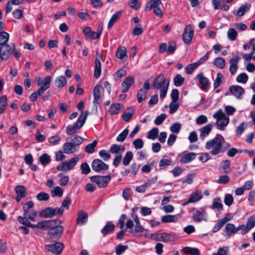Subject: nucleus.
I'll list each match as a JSON object with an SVG mask.
<instances>
[{
  "label": "nucleus",
  "instance_id": "obj_30",
  "mask_svg": "<svg viewBox=\"0 0 255 255\" xmlns=\"http://www.w3.org/2000/svg\"><path fill=\"white\" fill-rule=\"evenodd\" d=\"M39 215L41 217L45 218H51L55 216L54 208L52 207H47L41 211Z\"/></svg>",
  "mask_w": 255,
  "mask_h": 255
},
{
  "label": "nucleus",
  "instance_id": "obj_36",
  "mask_svg": "<svg viewBox=\"0 0 255 255\" xmlns=\"http://www.w3.org/2000/svg\"><path fill=\"white\" fill-rule=\"evenodd\" d=\"M122 11H116L111 17L108 24V28L110 29L112 27L115 22L122 15Z\"/></svg>",
  "mask_w": 255,
  "mask_h": 255
},
{
  "label": "nucleus",
  "instance_id": "obj_48",
  "mask_svg": "<svg viewBox=\"0 0 255 255\" xmlns=\"http://www.w3.org/2000/svg\"><path fill=\"white\" fill-rule=\"evenodd\" d=\"M132 152L130 151L127 152L125 157H124L123 160V164L125 166L128 165L129 164L130 162L132 160Z\"/></svg>",
  "mask_w": 255,
  "mask_h": 255
},
{
  "label": "nucleus",
  "instance_id": "obj_37",
  "mask_svg": "<svg viewBox=\"0 0 255 255\" xmlns=\"http://www.w3.org/2000/svg\"><path fill=\"white\" fill-rule=\"evenodd\" d=\"M161 4V0H150L145 6V10L149 11L152 8L159 7Z\"/></svg>",
  "mask_w": 255,
  "mask_h": 255
},
{
  "label": "nucleus",
  "instance_id": "obj_19",
  "mask_svg": "<svg viewBox=\"0 0 255 255\" xmlns=\"http://www.w3.org/2000/svg\"><path fill=\"white\" fill-rule=\"evenodd\" d=\"M61 221L59 219L56 220H50L47 221H42L43 230H46L51 229H53L56 227L57 226L60 225Z\"/></svg>",
  "mask_w": 255,
  "mask_h": 255
},
{
  "label": "nucleus",
  "instance_id": "obj_21",
  "mask_svg": "<svg viewBox=\"0 0 255 255\" xmlns=\"http://www.w3.org/2000/svg\"><path fill=\"white\" fill-rule=\"evenodd\" d=\"M241 57L238 55H235L229 61L230 64L229 70L232 75L236 73L238 69V63L240 60Z\"/></svg>",
  "mask_w": 255,
  "mask_h": 255
},
{
  "label": "nucleus",
  "instance_id": "obj_6",
  "mask_svg": "<svg viewBox=\"0 0 255 255\" xmlns=\"http://www.w3.org/2000/svg\"><path fill=\"white\" fill-rule=\"evenodd\" d=\"M33 203L32 201L26 202L23 206L24 212L23 216L22 218H25L26 220H30L31 221H35V218L37 216V212L33 209Z\"/></svg>",
  "mask_w": 255,
  "mask_h": 255
},
{
  "label": "nucleus",
  "instance_id": "obj_62",
  "mask_svg": "<svg viewBox=\"0 0 255 255\" xmlns=\"http://www.w3.org/2000/svg\"><path fill=\"white\" fill-rule=\"evenodd\" d=\"M181 125L179 123H174L170 127V131L175 133H178L181 129Z\"/></svg>",
  "mask_w": 255,
  "mask_h": 255
},
{
  "label": "nucleus",
  "instance_id": "obj_50",
  "mask_svg": "<svg viewBox=\"0 0 255 255\" xmlns=\"http://www.w3.org/2000/svg\"><path fill=\"white\" fill-rule=\"evenodd\" d=\"M179 107V101H172L169 104L170 111L169 113L173 114L175 113Z\"/></svg>",
  "mask_w": 255,
  "mask_h": 255
},
{
  "label": "nucleus",
  "instance_id": "obj_45",
  "mask_svg": "<svg viewBox=\"0 0 255 255\" xmlns=\"http://www.w3.org/2000/svg\"><path fill=\"white\" fill-rule=\"evenodd\" d=\"M213 63L218 68L223 69L226 65L225 60L223 58L218 57L214 59Z\"/></svg>",
  "mask_w": 255,
  "mask_h": 255
},
{
  "label": "nucleus",
  "instance_id": "obj_46",
  "mask_svg": "<svg viewBox=\"0 0 255 255\" xmlns=\"http://www.w3.org/2000/svg\"><path fill=\"white\" fill-rule=\"evenodd\" d=\"M177 221V218L175 215H167L163 216L161 219L162 223L175 222Z\"/></svg>",
  "mask_w": 255,
  "mask_h": 255
},
{
  "label": "nucleus",
  "instance_id": "obj_58",
  "mask_svg": "<svg viewBox=\"0 0 255 255\" xmlns=\"http://www.w3.org/2000/svg\"><path fill=\"white\" fill-rule=\"evenodd\" d=\"M128 129H125L117 137V141L119 142H123L126 138L128 133Z\"/></svg>",
  "mask_w": 255,
  "mask_h": 255
},
{
  "label": "nucleus",
  "instance_id": "obj_26",
  "mask_svg": "<svg viewBox=\"0 0 255 255\" xmlns=\"http://www.w3.org/2000/svg\"><path fill=\"white\" fill-rule=\"evenodd\" d=\"M213 128V125L211 124H209L205 126L200 128V137L202 139H204L207 137L211 132Z\"/></svg>",
  "mask_w": 255,
  "mask_h": 255
},
{
  "label": "nucleus",
  "instance_id": "obj_40",
  "mask_svg": "<svg viewBox=\"0 0 255 255\" xmlns=\"http://www.w3.org/2000/svg\"><path fill=\"white\" fill-rule=\"evenodd\" d=\"M116 56L120 59H124L125 57H127L126 47L124 46L119 47L117 49Z\"/></svg>",
  "mask_w": 255,
  "mask_h": 255
},
{
  "label": "nucleus",
  "instance_id": "obj_41",
  "mask_svg": "<svg viewBox=\"0 0 255 255\" xmlns=\"http://www.w3.org/2000/svg\"><path fill=\"white\" fill-rule=\"evenodd\" d=\"M134 113V110L132 108H128V111L125 112L122 115L123 119L126 121L128 122L131 119Z\"/></svg>",
  "mask_w": 255,
  "mask_h": 255
},
{
  "label": "nucleus",
  "instance_id": "obj_35",
  "mask_svg": "<svg viewBox=\"0 0 255 255\" xmlns=\"http://www.w3.org/2000/svg\"><path fill=\"white\" fill-rule=\"evenodd\" d=\"M51 81V78L49 76H46L42 82L41 81V79L39 78L38 80V85L39 86L41 85V87L45 88L46 89H48L50 87Z\"/></svg>",
  "mask_w": 255,
  "mask_h": 255
},
{
  "label": "nucleus",
  "instance_id": "obj_5",
  "mask_svg": "<svg viewBox=\"0 0 255 255\" xmlns=\"http://www.w3.org/2000/svg\"><path fill=\"white\" fill-rule=\"evenodd\" d=\"M213 117L216 120V124L218 129L221 130H224L225 127L229 124V118L221 109L213 114Z\"/></svg>",
  "mask_w": 255,
  "mask_h": 255
},
{
  "label": "nucleus",
  "instance_id": "obj_14",
  "mask_svg": "<svg viewBox=\"0 0 255 255\" xmlns=\"http://www.w3.org/2000/svg\"><path fill=\"white\" fill-rule=\"evenodd\" d=\"M196 80H197L200 84V88L203 91H206L210 84V82L209 80L206 77L204 76L203 73H200L198 74L196 78Z\"/></svg>",
  "mask_w": 255,
  "mask_h": 255
},
{
  "label": "nucleus",
  "instance_id": "obj_15",
  "mask_svg": "<svg viewBox=\"0 0 255 255\" xmlns=\"http://www.w3.org/2000/svg\"><path fill=\"white\" fill-rule=\"evenodd\" d=\"M79 149V147L77 146L76 144L74 143L70 142H67L63 145V152L66 154H72L78 151Z\"/></svg>",
  "mask_w": 255,
  "mask_h": 255
},
{
  "label": "nucleus",
  "instance_id": "obj_64",
  "mask_svg": "<svg viewBox=\"0 0 255 255\" xmlns=\"http://www.w3.org/2000/svg\"><path fill=\"white\" fill-rule=\"evenodd\" d=\"M229 250V248L227 247L220 248L218 249L217 253H214L212 255H228Z\"/></svg>",
  "mask_w": 255,
  "mask_h": 255
},
{
  "label": "nucleus",
  "instance_id": "obj_55",
  "mask_svg": "<svg viewBox=\"0 0 255 255\" xmlns=\"http://www.w3.org/2000/svg\"><path fill=\"white\" fill-rule=\"evenodd\" d=\"M51 194L53 197H62L63 194V191L61 187L56 186L51 191Z\"/></svg>",
  "mask_w": 255,
  "mask_h": 255
},
{
  "label": "nucleus",
  "instance_id": "obj_20",
  "mask_svg": "<svg viewBox=\"0 0 255 255\" xmlns=\"http://www.w3.org/2000/svg\"><path fill=\"white\" fill-rule=\"evenodd\" d=\"M134 82V77L130 76L127 77L123 81L121 84L122 92L123 93H126L130 88L131 85Z\"/></svg>",
  "mask_w": 255,
  "mask_h": 255
},
{
  "label": "nucleus",
  "instance_id": "obj_17",
  "mask_svg": "<svg viewBox=\"0 0 255 255\" xmlns=\"http://www.w3.org/2000/svg\"><path fill=\"white\" fill-rule=\"evenodd\" d=\"M229 91L231 94L239 99H242V96L245 94L244 89L240 86L233 85L229 87Z\"/></svg>",
  "mask_w": 255,
  "mask_h": 255
},
{
  "label": "nucleus",
  "instance_id": "obj_53",
  "mask_svg": "<svg viewBox=\"0 0 255 255\" xmlns=\"http://www.w3.org/2000/svg\"><path fill=\"white\" fill-rule=\"evenodd\" d=\"M158 129L157 128H154L149 131L147 137L148 139H155L158 136Z\"/></svg>",
  "mask_w": 255,
  "mask_h": 255
},
{
  "label": "nucleus",
  "instance_id": "obj_8",
  "mask_svg": "<svg viewBox=\"0 0 255 255\" xmlns=\"http://www.w3.org/2000/svg\"><path fill=\"white\" fill-rule=\"evenodd\" d=\"M79 160V157L76 156L72 158L67 162H63L57 166L59 171H67L73 168Z\"/></svg>",
  "mask_w": 255,
  "mask_h": 255
},
{
  "label": "nucleus",
  "instance_id": "obj_24",
  "mask_svg": "<svg viewBox=\"0 0 255 255\" xmlns=\"http://www.w3.org/2000/svg\"><path fill=\"white\" fill-rule=\"evenodd\" d=\"M251 7V4L250 3H246L241 5L237 10L234 11L233 13L237 16H242L250 9Z\"/></svg>",
  "mask_w": 255,
  "mask_h": 255
},
{
  "label": "nucleus",
  "instance_id": "obj_42",
  "mask_svg": "<svg viewBox=\"0 0 255 255\" xmlns=\"http://www.w3.org/2000/svg\"><path fill=\"white\" fill-rule=\"evenodd\" d=\"M182 250L186 254H190L191 255H199L200 254L199 250L197 248L186 247L183 248Z\"/></svg>",
  "mask_w": 255,
  "mask_h": 255
},
{
  "label": "nucleus",
  "instance_id": "obj_3",
  "mask_svg": "<svg viewBox=\"0 0 255 255\" xmlns=\"http://www.w3.org/2000/svg\"><path fill=\"white\" fill-rule=\"evenodd\" d=\"M9 37L8 33L1 31V60L7 59L14 49L15 45H13L12 48L9 45L6 44Z\"/></svg>",
  "mask_w": 255,
  "mask_h": 255
},
{
  "label": "nucleus",
  "instance_id": "obj_38",
  "mask_svg": "<svg viewBox=\"0 0 255 255\" xmlns=\"http://www.w3.org/2000/svg\"><path fill=\"white\" fill-rule=\"evenodd\" d=\"M67 81L64 76H60L56 78L55 80V85L58 88H62L65 86Z\"/></svg>",
  "mask_w": 255,
  "mask_h": 255
},
{
  "label": "nucleus",
  "instance_id": "obj_1",
  "mask_svg": "<svg viewBox=\"0 0 255 255\" xmlns=\"http://www.w3.org/2000/svg\"><path fill=\"white\" fill-rule=\"evenodd\" d=\"M230 146L231 144L226 142L224 137L220 134H217L214 138L207 141L205 145L207 149H211L210 153L212 155L223 153Z\"/></svg>",
  "mask_w": 255,
  "mask_h": 255
},
{
  "label": "nucleus",
  "instance_id": "obj_22",
  "mask_svg": "<svg viewBox=\"0 0 255 255\" xmlns=\"http://www.w3.org/2000/svg\"><path fill=\"white\" fill-rule=\"evenodd\" d=\"M206 218L207 213L204 210H203L202 211L196 210L193 212V219L196 222L199 223L203 220L206 221Z\"/></svg>",
  "mask_w": 255,
  "mask_h": 255
},
{
  "label": "nucleus",
  "instance_id": "obj_13",
  "mask_svg": "<svg viewBox=\"0 0 255 255\" xmlns=\"http://www.w3.org/2000/svg\"><path fill=\"white\" fill-rule=\"evenodd\" d=\"M63 230L64 228L63 226L59 225L56 227L49 230L48 236L49 237V239H55L58 240L61 237L63 232Z\"/></svg>",
  "mask_w": 255,
  "mask_h": 255
},
{
  "label": "nucleus",
  "instance_id": "obj_31",
  "mask_svg": "<svg viewBox=\"0 0 255 255\" xmlns=\"http://www.w3.org/2000/svg\"><path fill=\"white\" fill-rule=\"evenodd\" d=\"M197 154L194 152H189L184 154L181 157L180 161L182 163H187L193 160H194L196 157Z\"/></svg>",
  "mask_w": 255,
  "mask_h": 255
},
{
  "label": "nucleus",
  "instance_id": "obj_4",
  "mask_svg": "<svg viewBox=\"0 0 255 255\" xmlns=\"http://www.w3.org/2000/svg\"><path fill=\"white\" fill-rule=\"evenodd\" d=\"M88 114V111L82 112L79 116L76 123L73 125H68L66 129L67 134L69 135H72L77 133L78 131L85 124Z\"/></svg>",
  "mask_w": 255,
  "mask_h": 255
},
{
  "label": "nucleus",
  "instance_id": "obj_18",
  "mask_svg": "<svg viewBox=\"0 0 255 255\" xmlns=\"http://www.w3.org/2000/svg\"><path fill=\"white\" fill-rule=\"evenodd\" d=\"M17 221L21 224L24 226L31 228H39L43 230L42 221L38 222L37 224H32L30 223L28 220H26L25 218H22L21 216L17 217Z\"/></svg>",
  "mask_w": 255,
  "mask_h": 255
},
{
  "label": "nucleus",
  "instance_id": "obj_39",
  "mask_svg": "<svg viewBox=\"0 0 255 255\" xmlns=\"http://www.w3.org/2000/svg\"><path fill=\"white\" fill-rule=\"evenodd\" d=\"M226 235L228 236H231L236 234L235 226L232 223H227L225 228Z\"/></svg>",
  "mask_w": 255,
  "mask_h": 255
},
{
  "label": "nucleus",
  "instance_id": "obj_10",
  "mask_svg": "<svg viewBox=\"0 0 255 255\" xmlns=\"http://www.w3.org/2000/svg\"><path fill=\"white\" fill-rule=\"evenodd\" d=\"M91 166L92 169L97 172L106 171L109 169V165L103 162L101 159H95L93 160Z\"/></svg>",
  "mask_w": 255,
  "mask_h": 255
},
{
  "label": "nucleus",
  "instance_id": "obj_61",
  "mask_svg": "<svg viewBox=\"0 0 255 255\" xmlns=\"http://www.w3.org/2000/svg\"><path fill=\"white\" fill-rule=\"evenodd\" d=\"M167 116L165 114H161L157 116L154 121V123L156 125H160L166 118Z\"/></svg>",
  "mask_w": 255,
  "mask_h": 255
},
{
  "label": "nucleus",
  "instance_id": "obj_59",
  "mask_svg": "<svg viewBox=\"0 0 255 255\" xmlns=\"http://www.w3.org/2000/svg\"><path fill=\"white\" fill-rule=\"evenodd\" d=\"M128 248L127 246L123 245L121 244L118 245L116 247L115 252L117 255H121L125 252Z\"/></svg>",
  "mask_w": 255,
  "mask_h": 255
},
{
  "label": "nucleus",
  "instance_id": "obj_11",
  "mask_svg": "<svg viewBox=\"0 0 255 255\" xmlns=\"http://www.w3.org/2000/svg\"><path fill=\"white\" fill-rule=\"evenodd\" d=\"M45 249L52 253L59 255L62 252L64 248V245L61 242H56L51 245H47L45 246Z\"/></svg>",
  "mask_w": 255,
  "mask_h": 255
},
{
  "label": "nucleus",
  "instance_id": "obj_60",
  "mask_svg": "<svg viewBox=\"0 0 255 255\" xmlns=\"http://www.w3.org/2000/svg\"><path fill=\"white\" fill-rule=\"evenodd\" d=\"M172 164V161L167 159H162L159 163V166L161 169H164L167 166Z\"/></svg>",
  "mask_w": 255,
  "mask_h": 255
},
{
  "label": "nucleus",
  "instance_id": "obj_29",
  "mask_svg": "<svg viewBox=\"0 0 255 255\" xmlns=\"http://www.w3.org/2000/svg\"><path fill=\"white\" fill-rule=\"evenodd\" d=\"M88 214L83 211H80L78 214L77 224L80 226L84 225L88 221Z\"/></svg>",
  "mask_w": 255,
  "mask_h": 255
},
{
  "label": "nucleus",
  "instance_id": "obj_9",
  "mask_svg": "<svg viewBox=\"0 0 255 255\" xmlns=\"http://www.w3.org/2000/svg\"><path fill=\"white\" fill-rule=\"evenodd\" d=\"M194 36V29L191 24L187 25L182 34V39L185 44L190 45Z\"/></svg>",
  "mask_w": 255,
  "mask_h": 255
},
{
  "label": "nucleus",
  "instance_id": "obj_27",
  "mask_svg": "<svg viewBox=\"0 0 255 255\" xmlns=\"http://www.w3.org/2000/svg\"><path fill=\"white\" fill-rule=\"evenodd\" d=\"M124 106L122 104L120 103H116L112 104L109 110V112L111 115H116L123 110Z\"/></svg>",
  "mask_w": 255,
  "mask_h": 255
},
{
  "label": "nucleus",
  "instance_id": "obj_23",
  "mask_svg": "<svg viewBox=\"0 0 255 255\" xmlns=\"http://www.w3.org/2000/svg\"><path fill=\"white\" fill-rule=\"evenodd\" d=\"M15 191L16 194L15 200L19 202L22 198L27 196L26 192V189L24 186L22 185H17L15 187Z\"/></svg>",
  "mask_w": 255,
  "mask_h": 255
},
{
  "label": "nucleus",
  "instance_id": "obj_33",
  "mask_svg": "<svg viewBox=\"0 0 255 255\" xmlns=\"http://www.w3.org/2000/svg\"><path fill=\"white\" fill-rule=\"evenodd\" d=\"M125 150V146L124 145H118L117 144H114L112 145L110 148V152L112 153H115L117 154H119L122 153Z\"/></svg>",
  "mask_w": 255,
  "mask_h": 255
},
{
  "label": "nucleus",
  "instance_id": "obj_63",
  "mask_svg": "<svg viewBox=\"0 0 255 255\" xmlns=\"http://www.w3.org/2000/svg\"><path fill=\"white\" fill-rule=\"evenodd\" d=\"M132 144L136 149H139L143 146V141L141 138H137L133 141Z\"/></svg>",
  "mask_w": 255,
  "mask_h": 255
},
{
  "label": "nucleus",
  "instance_id": "obj_44",
  "mask_svg": "<svg viewBox=\"0 0 255 255\" xmlns=\"http://www.w3.org/2000/svg\"><path fill=\"white\" fill-rule=\"evenodd\" d=\"M98 142L96 140H94L91 143L87 144L85 148V151L88 153H93L95 152V148L97 145Z\"/></svg>",
  "mask_w": 255,
  "mask_h": 255
},
{
  "label": "nucleus",
  "instance_id": "obj_28",
  "mask_svg": "<svg viewBox=\"0 0 255 255\" xmlns=\"http://www.w3.org/2000/svg\"><path fill=\"white\" fill-rule=\"evenodd\" d=\"M115 225L111 221H108L103 228L101 230V233L106 236L112 232L115 229Z\"/></svg>",
  "mask_w": 255,
  "mask_h": 255
},
{
  "label": "nucleus",
  "instance_id": "obj_57",
  "mask_svg": "<svg viewBox=\"0 0 255 255\" xmlns=\"http://www.w3.org/2000/svg\"><path fill=\"white\" fill-rule=\"evenodd\" d=\"M127 74L126 71L124 69H121L118 70L114 75V79L116 81L119 80L122 77L125 76Z\"/></svg>",
  "mask_w": 255,
  "mask_h": 255
},
{
  "label": "nucleus",
  "instance_id": "obj_12",
  "mask_svg": "<svg viewBox=\"0 0 255 255\" xmlns=\"http://www.w3.org/2000/svg\"><path fill=\"white\" fill-rule=\"evenodd\" d=\"M150 85L149 80H147L143 84V88H141L138 91L137 94V101L139 103H141L146 98L147 91L150 89Z\"/></svg>",
  "mask_w": 255,
  "mask_h": 255
},
{
  "label": "nucleus",
  "instance_id": "obj_51",
  "mask_svg": "<svg viewBox=\"0 0 255 255\" xmlns=\"http://www.w3.org/2000/svg\"><path fill=\"white\" fill-rule=\"evenodd\" d=\"M135 222L134 232L141 233L143 231V228L140 225L139 219L137 216L133 219Z\"/></svg>",
  "mask_w": 255,
  "mask_h": 255
},
{
  "label": "nucleus",
  "instance_id": "obj_25",
  "mask_svg": "<svg viewBox=\"0 0 255 255\" xmlns=\"http://www.w3.org/2000/svg\"><path fill=\"white\" fill-rule=\"evenodd\" d=\"M161 241L163 242H175L178 240V237L174 234L167 233H161Z\"/></svg>",
  "mask_w": 255,
  "mask_h": 255
},
{
  "label": "nucleus",
  "instance_id": "obj_54",
  "mask_svg": "<svg viewBox=\"0 0 255 255\" xmlns=\"http://www.w3.org/2000/svg\"><path fill=\"white\" fill-rule=\"evenodd\" d=\"M231 161L227 159L223 161L222 168L224 170V173H229L231 172V168H230Z\"/></svg>",
  "mask_w": 255,
  "mask_h": 255
},
{
  "label": "nucleus",
  "instance_id": "obj_7",
  "mask_svg": "<svg viewBox=\"0 0 255 255\" xmlns=\"http://www.w3.org/2000/svg\"><path fill=\"white\" fill-rule=\"evenodd\" d=\"M91 181L96 183L99 188H105L111 180V174L106 176L95 175L90 177Z\"/></svg>",
  "mask_w": 255,
  "mask_h": 255
},
{
  "label": "nucleus",
  "instance_id": "obj_16",
  "mask_svg": "<svg viewBox=\"0 0 255 255\" xmlns=\"http://www.w3.org/2000/svg\"><path fill=\"white\" fill-rule=\"evenodd\" d=\"M96 56L94 76L96 78L98 79L101 74V63L100 60L102 58V54L98 51H97L96 52Z\"/></svg>",
  "mask_w": 255,
  "mask_h": 255
},
{
  "label": "nucleus",
  "instance_id": "obj_49",
  "mask_svg": "<svg viewBox=\"0 0 255 255\" xmlns=\"http://www.w3.org/2000/svg\"><path fill=\"white\" fill-rule=\"evenodd\" d=\"M184 82V78L178 74H177L173 79V83L175 86L179 87L183 85Z\"/></svg>",
  "mask_w": 255,
  "mask_h": 255
},
{
  "label": "nucleus",
  "instance_id": "obj_56",
  "mask_svg": "<svg viewBox=\"0 0 255 255\" xmlns=\"http://www.w3.org/2000/svg\"><path fill=\"white\" fill-rule=\"evenodd\" d=\"M99 154L100 157L106 161L109 160L111 156L109 152L105 149L101 150L99 152Z\"/></svg>",
  "mask_w": 255,
  "mask_h": 255
},
{
  "label": "nucleus",
  "instance_id": "obj_34",
  "mask_svg": "<svg viewBox=\"0 0 255 255\" xmlns=\"http://www.w3.org/2000/svg\"><path fill=\"white\" fill-rule=\"evenodd\" d=\"M211 208L212 209H216L219 212L222 211L223 210V205L221 198L217 197L213 199Z\"/></svg>",
  "mask_w": 255,
  "mask_h": 255
},
{
  "label": "nucleus",
  "instance_id": "obj_43",
  "mask_svg": "<svg viewBox=\"0 0 255 255\" xmlns=\"http://www.w3.org/2000/svg\"><path fill=\"white\" fill-rule=\"evenodd\" d=\"M246 225V229L249 232L255 226V214L248 218Z\"/></svg>",
  "mask_w": 255,
  "mask_h": 255
},
{
  "label": "nucleus",
  "instance_id": "obj_52",
  "mask_svg": "<svg viewBox=\"0 0 255 255\" xmlns=\"http://www.w3.org/2000/svg\"><path fill=\"white\" fill-rule=\"evenodd\" d=\"M39 161L42 165H46L50 163V157L46 153L43 154L39 157Z\"/></svg>",
  "mask_w": 255,
  "mask_h": 255
},
{
  "label": "nucleus",
  "instance_id": "obj_2",
  "mask_svg": "<svg viewBox=\"0 0 255 255\" xmlns=\"http://www.w3.org/2000/svg\"><path fill=\"white\" fill-rule=\"evenodd\" d=\"M152 85L155 90H160V98L163 99L166 95L169 86V80L165 77L163 74L160 73L155 79Z\"/></svg>",
  "mask_w": 255,
  "mask_h": 255
},
{
  "label": "nucleus",
  "instance_id": "obj_47",
  "mask_svg": "<svg viewBox=\"0 0 255 255\" xmlns=\"http://www.w3.org/2000/svg\"><path fill=\"white\" fill-rule=\"evenodd\" d=\"M238 36V32L234 28L229 29L227 33L228 38L231 41H235Z\"/></svg>",
  "mask_w": 255,
  "mask_h": 255
},
{
  "label": "nucleus",
  "instance_id": "obj_32",
  "mask_svg": "<svg viewBox=\"0 0 255 255\" xmlns=\"http://www.w3.org/2000/svg\"><path fill=\"white\" fill-rule=\"evenodd\" d=\"M203 197L201 191L197 190L193 192L190 195L189 199L191 203H196L200 200Z\"/></svg>",
  "mask_w": 255,
  "mask_h": 255
}]
</instances>
